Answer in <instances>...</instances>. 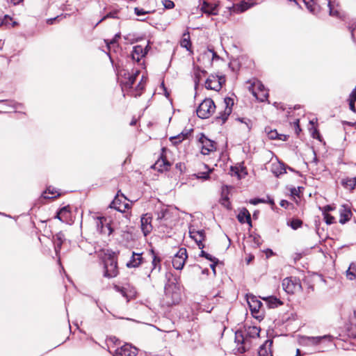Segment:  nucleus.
I'll list each match as a JSON object with an SVG mask.
<instances>
[{
  "label": "nucleus",
  "instance_id": "1",
  "mask_svg": "<svg viewBox=\"0 0 356 356\" xmlns=\"http://www.w3.org/2000/svg\"><path fill=\"white\" fill-rule=\"evenodd\" d=\"M156 225L161 232L168 233L175 225L177 212L168 206H160L154 211Z\"/></svg>",
  "mask_w": 356,
  "mask_h": 356
},
{
  "label": "nucleus",
  "instance_id": "2",
  "mask_svg": "<svg viewBox=\"0 0 356 356\" xmlns=\"http://www.w3.org/2000/svg\"><path fill=\"white\" fill-rule=\"evenodd\" d=\"M301 8V3H304L307 10L312 14L317 15L325 8H328L330 16L337 18L341 17L338 5L330 0H289Z\"/></svg>",
  "mask_w": 356,
  "mask_h": 356
},
{
  "label": "nucleus",
  "instance_id": "3",
  "mask_svg": "<svg viewBox=\"0 0 356 356\" xmlns=\"http://www.w3.org/2000/svg\"><path fill=\"white\" fill-rule=\"evenodd\" d=\"M137 76V73L130 74L127 70L117 69V81L121 87L123 96L131 88Z\"/></svg>",
  "mask_w": 356,
  "mask_h": 356
},
{
  "label": "nucleus",
  "instance_id": "4",
  "mask_svg": "<svg viewBox=\"0 0 356 356\" xmlns=\"http://www.w3.org/2000/svg\"><path fill=\"white\" fill-rule=\"evenodd\" d=\"M246 299L252 316L259 321L262 320L264 318V309L262 302L252 294H248Z\"/></svg>",
  "mask_w": 356,
  "mask_h": 356
},
{
  "label": "nucleus",
  "instance_id": "5",
  "mask_svg": "<svg viewBox=\"0 0 356 356\" xmlns=\"http://www.w3.org/2000/svg\"><path fill=\"white\" fill-rule=\"evenodd\" d=\"M259 340H252L249 338L243 337L241 331L235 332V343H236V353L243 354L249 350L252 346L257 344Z\"/></svg>",
  "mask_w": 356,
  "mask_h": 356
},
{
  "label": "nucleus",
  "instance_id": "6",
  "mask_svg": "<svg viewBox=\"0 0 356 356\" xmlns=\"http://www.w3.org/2000/svg\"><path fill=\"white\" fill-rule=\"evenodd\" d=\"M98 257L99 265L102 267L103 276L109 280L111 274L108 266H111V250L108 249L101 250L98 252Z\"/></svg>",
  "mask_w": 356,
  "mask_h": 356
},
{
  "label": "nucleus",
  "instance_id": "7",
  "mask_svg": "<svg viewBox=\"0 0 356 356\" xmlns=\"http://www.w3.org/2000/svg\"><path fill=\"white\" fill-rule=\"evenodd\" d=\"M215 108L213 101L210 98L205 99L197 108V115L202 119L208 118L214 112Z\"/></svg>",
  "mask_w": 356,
  "mask_h": 356
},
{
  "label": "nucleus",
  "instance_id": "8",
  "mask_svg": "<svg viewBox=\"0 0 356 356\" xmlns=\"http://www.w3.org/2000/svg\"><path fill=\"white\" fill-rule=\"evenodd\" d=\"M113 288L116 292L119 293L125 298L127 303L129 302L131 299L134 298L136 296V289L131 286L127 282L115 284Z\"/></svg>",
  "mask_w": 356,
  "mask_h": 356
},
{
  "label": "nucleus",
  "instance_id": "9",
  "mask_svg": "<svg viewBox=\"0 0 356 356\" xmlns=\"http://www.w3.org/2000/svg\"><path fill=\"white\" fill-rule=\"evenodd\" d=\"M283 289L288 293H294L301 291L300 281L296 277H286L282 281Z\"/></svg>",
  "mask_w": 356,
  "mask_h": 356
},
{
  "label": "nucleus",
  "instance_id": "10",
  "mask_svg": "<svg viewBox=\"0 0 356 356\" xmlns=\"http://www.w3.org/2000/svg\"><path fill=\"white\" fill-rule=\"evenodd\" d=\"M333 337L331 335H323L320 337H302L300 343L305 346H315L321 344L323 341L331 342Z\"/></svg>",
  "mask_w": 356,
  "mask_h": 356
},
{
  "label": "nucleus",
  "instance_id": "11",
  "mask_svg": "<svg viewBox=\"0 0 356 356\" xmlns=\"http://www.w3.org/2000/svg\"><path fill=\"white\" fill-rule=\"evenodd\" d=\"M129 207L128 200L123 193L118 191L113 200V209L120 213H124Z\"/></svg>",
  "mask_w": 356,
  "mask_h": 356
},
{
  "label": "nucleus",
  "instance_id": "12",
  "mask_svg": "<svg viewBox=\"0 0 356 356\" xmlns=\"http://www.w3.org/2000/svg\"><path fill=\"white\" fill-rule=\"evenodd\" d=\"M225 82V79L224 76L210 75L206 80L205 87L208 90L219 91Z\"/></svg>",
  "mask_w": 356,
  "mask_h": 356
},
{
  "label": "nucleus",
  "instance_id": "13",
  "mask_svg": "<svg viewBox=\"0 0 356 356\" xmlns=\"http://www.w3.org/2000/svg\"><path fill=\"white\" fill-rule=\"evenodd\" d=\"M188 257L186 248H180L172 259V266L177 270H181Z\"/></svg>",
  "mask_w": 356,
  "mask_h": 356
},
{
  "label": "nucleus",
  "instance_id": "14",
  "mask_svg": "<svg viewBox=\"0 0 356 356\" xmlns=\"http://www.w3.org/2000/svg\"><path fill=\"white\" fill-rule=\"evenodd\" d=\"M199 143L201 145V153L202 154L208 155L210 152L216 150L215 142L209 139L204 134H202L200 138Z\"/></svg>",
  "mask_w": 356,
  "mask_h": 356
},
{
  "label": "nucleus",
  "instance_id": "15",
  "mask_svg": "<svg viewBox=\"0 0 356 356\" xmlns=\"http://www.w3.org/2000/svg\"><path fill=\"white\" fill-rule=\"evenodd\" d=\"M138 353V348L131 344L126 343L117 348L113 356H136Z\"/></svg>",
  "mask_w": 356,
  "mask_h": 356
},
{
  "label": "nucleus",
  "instance_id": "16",
  "mask_svg": "<svg viewBox=\"0 0 356 356\" xmlns=\"http://www.w3.org/2000/svg\"><path fill=\"white\" fill-rule=\"evenodd\" d=\"M165 151V148H162V153L161 154L160 158L156 161V163L153 165V168L154 169H156L161 172L168 170L171 165V163L167 160L165 156L163 154Z\"/></svg>",
  "mask_w": 356,
  "mask_h": 356
},
{
  "label": "nucleus",
  "instance_id": "17",
  "mask_svg": "<svg viewBox=\"0 0 356 356\" xmlns=\"http://www.w3.org/2000/svg\"><path fill=\"white\" fill-rule=\"evenodd\" d=\"M243 337L249 338L252 340H259L260 328L257 326L245 327L244 330H241Z\"/></svg>",
  "mask_w": 356,
  "mask_h": 356
},
{
  "label": "nucleus",
  "instance_id": "18",
  "mask_svg": "<svg viewBox=\"0 0 356 356\" xmlns=\"http://www.w3.org/2000/svg\"><path fill=\"white\" fill-rule=\"evenodd\" d=\"M152 219V218L149 216L148 213H146L141 217L140 227L144 236H145L148 235L152 230V225L151 223Z\"/></svg>",
  "mask_w": 356,
  "mask_h": 356
},
{
  "label": "nucleus",
  "instance_id": "19",
  "mask_svg": "<svg viewBox=\"0 0 356 356\" xmlns=\"http://www.w3.org/2000/svg\"><path fill=\"white\" fill-rule=\"evenodd\" d=\"M142 253H136L132 252L131 257L129 261L127 262L126 266L129 268H137L143 262Z\"/></svg>",
  "mask_w": 356,
  "mask_h": 356
},
{
  "label": "nucleus",
  "instance_id": "20",
  "mask_svg": "<svg viewBox=\"0 0 356 356\" xmlns=\"http://www.w3.org/2000/svg\"><path fill=\"white\" fill-rule=\"evenodd\" d=\"M216 58H219L216 52H215L212 49H207L204 50L202 54H200V57L198 58V60H202L204 63L207 62L209 64L211 65L212 63L213 60Z\"/></svg>",
  "mask_w": 356,
  "mask_h": 356
},
{
  "label": "nucleus",
  "instance_id": "21",
  "mask_svg": "<svg viewBox=\"0 0 356 356\" xmlns=\"http://www.w3.org/2000/svg\"><path fill=\"white\" fill-rule=\"evenodd\" d=\"M201 10L209 15H216L218 13V5L204 1L201 6Z\"/></svg>",
  "mask_w": 356,
  "mask_h": 356
},
{
  "label": "nucleus",
  "instance_id": "22",
  "mask_svg": "<svg viewBox=\"0 0 356 356\" xmlns=\"http://www.w3.org/2000/svg\"><path fill=\"white\" fill-rule=\"evenodd\" d=\"M106 224V228L108 231V234H111V221L107 222V219L104 216H99L96 220V225L97 230L103 233L104 232V225Z\"/></svg>",
  "mask_w": 356,
  "mask_h": 356
},
{
  "label": "nucleus",
  "instance_id": "23",
  "mask_svg": "<svg viewBox=\"0 0 356 356\" xmlns=\"http://www.w3.org/2000/svg\"><path fill=\"white\" fill-rule=\"evenodd\" d=\"M225 104L226 106L223 113H220V115L218 117V118L222 120V122H225L227 120L228 116L232 113L231 106L234 104L233 99L230 97H227L225 99Z\"/></svg>",
  "mask_w": 356,
  "mask_h": 356
},
{
  "label": "nucleus",
  "instance_id": "24",
  "mask_svg": "<svg viewBox=\"0 0 356 356\" xmlns=\"http://www.w3.org/2000/svg\"><path fill=\"white\" fill-rule=\"evenodd\" d=\"M273 345V341L267 339L259 348L258 355L259 356H273L271 346Z\"/></svg>",
  "mask_w": 356,
  "mask_h": 356
},
{
  "label": "nucleus",
  "instance_id": "25",
  "mask_svg": "<svg viewBox=\"0 0 356 356\" xmlns=\"http://www.w3.org/2000/svg\"><path fill=\"white\" fill-rule=\"evenodd\" d=\"M147 46H146L145 48L143 47L141 45L135 46L131 53L132 59L137 62L140 61V60L147 54Z\"/></svg>",
  "mask_w": 356,
  "mask_h": 356
},
{
  "label": "nucleus",
  "instance_id": "26",
  "mask_svg": "<svg viewBox=\"0 0 356 356\" xmlns=\"http://www.w3.org/2000/svg\"><path fill=\"white\" fill-rule=\"evenodd\" d=\"M270 171L277 177L286 173V168L283 163L276 162L271 164Z\"/></svg>",
  "mask_w": 356,
  "mask_h": 356
},
{
  "label": "nucleus",
  "instance_id": "27",
  "mask_svg": "<svg viewBox=\"0 0 356 356\" xmlns=\"http://www.w3.org/2000/svg\"><path fill=\"white\" fill-rule=\"evenodd\" d=\"M340 213V218L339 222L341 224H345L351 218L352 213L350 210L345 206H342L339 210Z\"/></svg>",
  "mask_w": 356,
  "mask_h": 356
},
{
  "label": "nucleus",
  "instance_id": "28",
  "mask_svg": "<svg viewBox=\"0 0 356 356\" xmlns=\"http://www.w3.org/2000/svg\"><path fill=\"white\" fill-rule=\"evenodd\" d=\"M237 219L241 223L248 222L251 225L250 213L248 209L243 208L237 216Z\"/></svg>",
  "mask_w": 356,
  "mask_h": 356
},
{
  "label": "nucleus",
  "instance_id": "29",
  "mask_svg": "<svg viewBox=\"0 0 356 356\" xmlns=\"http://www.w3.org/2000/svg\"><path fill=\"white\" fill-rule=\"evenodd\" d=\"M341 185L348 190H354L356 186V177L353 178L346 177L343 179L341 180Z\"/></svg>",
  "mask_w": 356,
  "mask_h": 356
},
{
  "label": "nucleus",
  "instance_id": "30",
  "mask_svg": "<svg viewBox=\"0 0 356 356\" xmlns=\"http://www.w3.org/2000/svg\"><path fill=\"white\" fill-rule=\"evenodd\" d=\"M262 299L266 301V304L270 308L277 307L278 306L282 305V302L280 300L273 296L262 298Z\"/></svg>",
  "mask_w": 356,
  "mask_h": 356
},
{
  "label": "nucleus",
  "instance_id": "31",
  "mask_svg": "<svg viewBox=\"0 0 356 356\" xmlns=\"http://www.w3.org/2000/svg\"><path fill=\"white\" fill-rule=\"evenodd\" d=\"M252 93L257 100L261 102L266 101L268 97V92L266 89H261V91H256L255 89H253Z\"/></svg>",
  "mask_w": 356,
  "mask_h": 356
},
{
  "label": "nucleus",
  "instance_id": "32",
  "mask_svg": "<svg viewBox=\"0 0 356 356\" xmlns=\"http://www.w3.org/2000/svg\"><path fill=\"white\" fill-rule=\"evenodd\" d=\"M349 337L356 338V315L350 318V325L347 328Z\"/></svg>",
  "mask_w": 356,
  "mask_h": 356
},
{
  "label": "nucleus",
  "instance_id": "33",
  "mask_svg": "<svg viewBox=\"0 0 356 356\" xmlns=\"http://www.w3.org/2000/svg\"><path fill=\"white\" fill-rule=\"evenodd\" d=\"M182 47L186 48L188 51H191V42L190 40V35L188 33H184L180 42Z\"/></svg>",
  "mask_w": 356,
  "mask_h": 356
},
{
  "label": "nucleus",
  "instance_id": "34",
  "mask_svg": "<svg viewBox=\"0 0 356 356\" xmlns=\"http://www.w3.org/2000/svg\"><path fill=\"white\" fill-rule=\"evenodd\" d=\"M63 240H64L63 234L58 233L56 236V238L54 239V248H55V252H56V254H58V252L61 248V245L63 242Z\"/></svg>",
  "mask_w": 356,
  "mask_h": 356
},
{
  "label": "nucleus",
  "instance_id": "35",
  "mask_svg": "<svg viewBox=\"0 0 356 356\" xmlns=\"http://www.w3.org/2000/svg\"><path fill=\"white\" fill-rule=\"evenodd\" d=\"M346 277L350 280L356 279V261L350 264L346 271Z\"/></svg>",
  "mask_w": 356,
  "mask_h": 356
},
{
  "label": "nucleus",
  "instance_id": "36",
  "mask_svg": "<svg viewBox=\"0 0 356 356\" xmlns=\"http://www.w3.org/2000/svg\"><path fill=\"white\" fill-rule=\"evenodd\" d=\"M192 238L196 242V243L198 245V247L200 249L204 248V245L202 244V241L205 238V232L203 229H200V233L197 235L192 237Z\"/></svg>",
  "mask_w": 356,
  "mask_h": 356
},
{
  "label": "nucleus",
  "instance_id": "37",
  "mask_svg": "<svg viewBox=\"0 0 356 356\" xmlns=\"http://www.w3.org/2000/svg\"><path fill=\"white\" fill-rule=\"evenodd\" d=\"M144 88H145V83H143V79H142L134 90H129V91L128 92H130V95L131 96L136 97L141 95V92H142L143 90L144 89Z\"/></svg>",
  "mask_w": 356,
  "mask_h": 356
},
{
  "label": "nucleus",
  "instance_id": "38",
  "mask_svg": "<svg viewBox=\"0 0 356 356\" xmlns=\"http://www.w3.org/2000/svg\"><path fill=\"white\" fill-rule=\"evenodd\" d=\"M59 195L60 193L55 188L51 189V188L49 187L47 189V191L43 193L42 197L44 198H54Z\"/></svg>",
  "mask_w": 356,
  "mask_h": 356
},
{
  "label": "nucleus",
  "instance_id": "39",
  "mask_svg": "<svg viewBox=\"0 0 356 356\" xmlns=\"http://www.w3.org/2000/svg\"><path fill=\"white\" fill-rule=\"evenodd\" d=\"M253 6V3H250L246 1H241L238 4L235 6V9L240 13L244 12L248 8H251Z\"/></svg>",
  "mask_w": 356,
  "mask_h": 356
},
{
  "label": "nucleus",
  "instance_id": "40",
  "mask_svg": "<svg viewBox=\"0 0 356 356\" xmlns=\"http://www.w3.org/2000/svg\"><path fill=\"white\" fill-rule=\"evenodd\" d=\"M186 136L187 134H184L183 133H181L176 136L171 137L170 140L174 145H176L180 143L183 140H184L186 138Z\"/></svg>",
  "mask_w": 356,
  "mask_h": 356
},
{
  "label": "nucleus",
  "instance_id": "41",
  "mask_svg": "<svg viewBox=\"0 0 356 356\" xmlns=\"http://www.w3.org/2000/svg\"><path fill=\"white\" fill-rule=\"evenodd\" d=\"M288 225L293 229H297L300 228L302 225V221L300 219H292L289 222H288Z\"/></svg>",
  "mask_w": 356,
  "mask_h": 356
},
{
  "label": "nucleus",
  "instance_id": "42",
  "mask_svg": "<svg viewBox=\"0 0 356 356\" xmlns=\"http://www.w3.org/2000/svg\"><path fill=\"white\" fill-rule=\"evenodd\" d=\"M265 131L266 132L268 137L271 140H275L279 138V134L277 131L275 130H268V129L266 128Z\"/></svg>",
  "mask_w": 356,
  "mask_h": 356
},
{
  "label": "nucleus",
  "instance_id": "43",
  "mask_svg": "<svg viewBox=\"0 0 356 356\" xmlns=\"http://www.w3.org/2000/svg\"><path fill=\"white\" fill-rule=\"evenodd\" d=\"M237 120L241 122V123H243L245 125L247 129L250 130L251 129L252 122L250 119L238 118H237Z\"/></svg>",
  "mask_w": 356,
  "mask_h": 356
},
{
  "label": "nucleus",
  "instance_id": "44",
  "mask_svg": "<svg viewBox=\"0 0 356 356\" xmlns=\"http://www.w3.org/2000/svg\"><path fill=\"white\" fill-rule=\"evenodd\" d=\"M220 203L225 208L228 209H231V203L229 200V198L227 196L221 198Z\"/></svg>",
  "mask_w": 356,
  "mask_h": 356
},
{
  "label": "nucleus",
  "instance_id": "45",
  "mask_svg": "<svg viewBox=\"0 0 356 356\" xmlns=\"http://www.w3.org/2000/svg\"><path fill=\"white\" fill-rule=\"evenodd\" d=\"M323 215L325 221L327 225H331L334 222V218L332 216L328 213H324Z\"/></svg>",
  "mask_w": 356,
  "mask_h": 356
},
{
  "label": "nucleus",
  "instance_id": "46",
  "mask_svg": "<svg viewBox=\"0 0 356 356\" xmlns=\"http://www.w3.org/2000/svg\"><path fill=\"white\" fill-rule=\"evenodd\" d=\"M0 105H2V106H0V108H5V106L14 107V104H13V101H8V100H1Z\"/></svg>",
  "mask_w": 356,
  "mask_h": 356
},
{
  "label": "nucleus",
  "instance_id": "47",
  "mask_svg": "<svg viewBox=\"0 0 356 356\" xmlns=\"http://www.w3.org/2000/svg\"><path fill=\"white\" fill-rule=\"evenodd\" d=\"M163 4L164 7L167 9H172L175 7L174 2L170 0H164L163 1Z\"/></svg>",
  "mask_w": 356,
  "mask_h": 356
},
{
  "label": "nucleus",
  "instance_id": "48",
  "mask_svg": "<svg viewBox=\"0 0 356 356\" xmlns=\"http://www.w3.org/2000/svg\"><path fill=\"white\" fill-rule=\"evenodd\" d=\"M201 250H202V251L200 254V257H203L209 261H214L216 257H212L211 254H208L207 252L204 251L202 249H201Z\"/></svg>",
  "mask_w": 356,
  "mask_h": 356
},
{
  "label": "nucleus",
  "instance_id": "49",
  "mask_svg": "<svg viewBox=\"0 0 356 356\" xmlns=\"http://www.w3.org/2000/svg\"><path fill=\"white\" fill-rule=\"evenodd\" d=\"M160 259L158 258L157 257L154 256V258H153V260H152V266H153V268H152V270H153L154 269H155L156 268V266L159 265V270H160L161 268V266H160Z\"/></svg>",
  "mask_w": 356,
  "mask_h": 356
},
{
  "label": "nucleus",
  "instance_id": "50",
  "mask_svg": "<svg viewBox=\"0 0 356 356\" xmlns=\"http://www.w3.org/2000/svg\"><path fill=\"white\" fill-rule=\"evenodd\" d=\"M134 13L138 16L144 15L148 13V12L145 11L143 9L139 8H135Z\"/></svg>",
  "mask_w": 356,
  "mask_h": 356
},
{
  "label": "nucleus",
  "instance_id": "51",
  "mask_svg": "<svg viewBox=\"0 0 356 356\" xmlns=\"http://www.w3.org/2000/svg\"><path fill=\"white\" fill-rule=\"evenodd\" d=\"M105 42L106 44V47H107V49H108V51L106 52V54H107L109 59L111 60V41H108V40H106Z\"/></svg>",
  "mask_w": 356,
  "mask_h": 356
},
{
  "label": "nucleus",
  "instance_id": "52",
  "mask_svg": "<svg viewBox=\"0 0 356 356\" xmlns=\"http://www.w3.org/2000/svg\"><path fill=\"white\" fill-rule=\"evenodd\" d=\"M348 101L356 102V86L350 94Z\"/></svg>",
  "mask_w": 356,
  "mask_h": 356
},
{
  "label": "nucleus",
  "instance_id": "53",
  "mask_svg": "<svg viewBox=\"0 0 356 356\" xmlns=\"http://www.w3.org/2000/svg\"><path fill=\"white\" fill-rule=\"evenodd\" d=\"M250 202L254 205H256L259 203L266 202V201L264 199L254 198V199L251 200L250 201Z\"/></svg>",
  "mask_w": 356,
  "mask_h": 356
},
{
  "label": "nucleus",
  "instance_id": "54",
  "mask_svg": "<svg viewBox=\"0 0 356 356\" xmlns=\"http://www.w3.org/2000/svg\"><path fill=\"white\" fill-rule=\"evenodd\" d=\"M200 233V230H196L194 228H190L189 229V234L191 238L193 237L194 236H197Z\"/></svg>",
  "mask_w": 356,
  "mask_h": 356
},
{
  "label": "nucleus",
  "instance_id": "55",
  "mask_svg": "<svg viewBox=\"0 0 356 356\" xmlns=\"http://www.w3.org/2000/svg\"><path fill=\"white\" fill-rule=\"evenodd\" d=\"M212 264H210V267L212 269L213 274L216 275V266L217 264L218 263V259L216 258L214 261H211Z\"/></svg>",
  "mask_w": 356,
  "mask_h": 356
},
{
  "label": "nucleus",
  "instance_id": "56",
  "mask_svg": "<svg viewBox=\"0 0 356 356\" xmlns=\"http://www.w3.org/2000/svg\"><path fill=\"white\" fill-rule=\"evenodd\" d=\"M120 38V33H117L113 38V49H115V44L118 41V39Z\"/></svg>",
  "mask_w": 356,
  "mask_h": 356
},
{
  "label": "nucleus",
  "instance_id": "57",
  "mask_svg": "<svg viewBox=\"0 0 356 356\" xmlns=\"http://www.w3.org/2000/svg\"><path fill=\"white\" fill-rule=\"evenodd\" d=\"M280 206L282 207H284V208H288V207L289 205H291V204L288 202L287 200H282L280 203Z\"/></svg>",
  "mask_w": 356,
  "mask_h": 356
},
{
  "label": "nucleus",
  "instance_id": "58",
  "mask_svg": "<svg viewBox=\"0 0 356 356\" xmlns=\"http://www.w3.org/2000/svg\"><path fill=\"white\" fill-rule=\"evenodd\" d=\"M334 208L331 205H326L323 207V211L324 213H327L328 211H332Z\"/></svg>",
  "mask_w": 356,
  "mask_h": 356
},
{
  "label": "nucleus",
  "instance_id": "59",
  "mask_svg": "<svg viewBox=\"0 0 356 356\" xmlns=\"http://www.w3.org/2000/svg\"><path fill=\"white\" fill-rule=\"evenodd\" d=\"M67 211H68L67 207H63L62 209H60L59 212L57 213L56 218H57L58 219H59L60 220H61V218H60V214L61 213L67 212Z\"/></svg>",
  "mask_w": 356,
  "mask_h": 356
},
{
  "label": "nucleus",
  "instance_id": "60",
  "mask_svg": "<svg viewBox=\"0 0 356 356\" xmlns=\"http://www.w3.org/2000/svg\"><path fill=\"white\" fill-rule=\"evenodd\" d=\"M254 89H255L256 91H261V89H265L264 86L261 83H257V84H254Z\"/></svg>",
  "mask_w": 356,
  "mask_h": 356
},
{
  "label": "nucleus",
  "instance_id": "61",
  "mask_svg": "<svg viewBox=\"0 0 356 356\" xmlns=\"http://www.w3.org/2000/svg\"><path fill=\"white\" fill-rule=\"evenodd\" d=\"M294 125H295V128H296V132L297 134H299V132L301 131L300 128V125H299V120H296V122H294Z\"/></svg>",
  "mask_w": 356,
  "mask_h": 356
},
{
  "label": "nucleus",
  "instance_id": "62",
  "mask_svg": "<svg viewBox=\"0 0 356 356\" xmlns=\"http://www.w3.org/2000/svg\"><path fill=\"white\" fill-rule=\"evenodd\" d=\"M355 102H352V101H349V107H350V109L355 113L356 112V108H355Z\"/></svg>",
  "mask_w": 356,
  "mask_h": 356
},
{
  "label": "nucleus",
  "instance_id": "63",
  "mask_svg": "<svg viewBox=\"0 0 356 356\" xmlns=\"http://www.w3.org/2000/svg\"><path fill=\"white\" fill-rule=\"evenodd\" d=\"M7 2L8 3H10L13 5H17L18 3H19L21 1H22L23 0H6Z\"/></svg>",
  "mask_w": 356,
  "mask_h": 356
},
{
  "label": "nucleus",
  "instance_id": "64",
  "mask_svg": "<svg viewBox=\"0 0 356 356\" xmlns=\"http://www.w3.org/2000/svg\"><path fill=\"white\" fill-rule=\"evenodd\" d=\"M58 17H59V16H57L56 17H54V18L48 19L47 20V22L49 24H52L54 23V22L56 21Z\"/></svg>",
  "mask_w": 356,
  "mask_h": 356
}]
</instances>
